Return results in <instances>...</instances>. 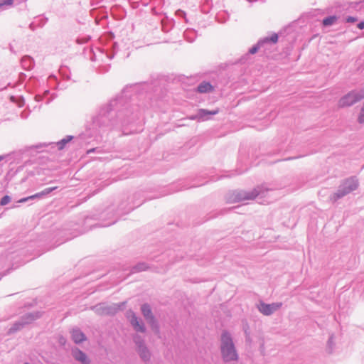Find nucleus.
Listing matches in <instances>:
<instances>
[{
    "mask_svg": "<svg viewBox=\"0 0 364 364\" xmlns=\"http://www.w3.org/2000/svg\"><path fill=\"white\" fill-rule=\"evenodd\" d=\"M358 28L359 29H363L364 28V21H360L357 25Z\"/></svg>",
    "mask_w": 364,
    "mask_h": 364,
    "instance_id": "obj_43",
    "label": "nucleus"
},
{
    "mask_svg": "<svg viewBox=\"0 0 364 364\" xmlns=\"http://www.w3.org/2000/svg\"><path fill=\"white\" fill-rule=\"evenodd\" d=\"M183 36L188 42L193 43L197 37V31L193 28H187L183 33Z\"/></svg>",
    "mask_w": 364,
    "mask_h": 364,
    "instance_id": "obj_23",
    "label": "nucleus"
},
{
    "mask_svg": "<svg viewBox=\"0 0 364 364\" xmlns=\"http://www.w3.org/2000/svg\"><path fill=\"white\" fill-rule=\"evenodd\" d=\"M109 38L110 41L103 47L98 48L97 53L91 50L92 54V56H90V60L92 61L102 62V63L99 64L95 68L96 71L100 74H104L109 71L110 65L106 63L105 61L106 60H112L118 50L117 43L112 41L114 38V35L112 33L109 34Z\"/></svg>",
    "mask_w": 364,
    "mask_h": 364,
    "instance_id": "obj_2",
    "label": "nucleus"
},
{
    "mask_svg": "<svg viewBox=\"0 0 364 364\" xmlns=\"http://www.w3.org/2000/svg\"><path fill=\"white\" fill-rule=\"evenodd\" d=\"M196 90L199 93H210L214 90V87L210 82L203 81L197 86Z\"/></svg>",
    "mask_w": 364,
    "mask_h": 364,
    "instance_id": "obj_19",
    "label": "nucleus"
},
{
    "mask_svg": "<svg viewBox=\"0 0 364 364\" xmlns=\"http://www.w3.org/2000/svg\"><path fill=\"white\" fill-rule=\"evenodd\" d=\"M46 144H36V145H32V146H26L25 148L22 149H20L19 151H16V152H14V154H24L26 153H28L31 150H38L39 149H41L44 146H46Z\"/></svg>",
    "mask_w": 364,
    "mask_h": 364,
    "instance_id": "obj_25",
    "label": "nucleus"
},
{
    "mask_svg": "<svg viewBox=\"0 0 364 364\" xmlns=\"http://www.w3.org/2000/svg\"><path fill=\"white\" fill-rule=\"evenodd\" d=\"M140 358L145 363L149 362L151 359V353L148 348L146 346L136 349Z\"/></svg>",
    "mask_w": 364,
    "mask_h": 364,
    "instance_id": "obj_22",
    "label": "nucleus"
},
{
    "mask_svg": "<svg viewBox=\"0 0 364 364\" xmlns=\"http://www.w3.org/2000/svg\"><path fill=\"white\" fill-rule=\"evenodd\" d=\"M362 4H364V1L361 2Z\"/></svg>",
    "mask_w": 364,
    "mask_h": 364,
    "instance_id": "obj_50",
    "label": "nucleus"
},
{
    "mask_svg": "<svg viewBox=\"0 0 364 364\" xmlns=\"http://www.w3.org/2000/svg\"><path fill=\"white\" fill-rule=\"evenodd\" d=\"M218 109L210 111L205 109H199L196 114L190 117V119L193 120L205 121L209 119L211 116L218 114Z\"/></svg>",
    "mask_w": 364,
    "mask_h": 364,
    "instance_id": "obj_12",
    "label": "nucleus"
},
{
    "mask_svg": "<svg viewBox=\"0 0 364 364\" xmlns=\"http://www.w3.org/2000/svg\"><path fill=\"white\" fill-rule=\"evenodd\" d=\"M359 183L356 177L352 176L343 180L339 185L337 191L330 196V200L332 203L343 198L358 187Z\"/></svg>",
    "mask_w": 364,
    "mask_h": 364,
    "instance_id": "obj_5",
    "label": "nucleus"
},
{
    "mask_svg": "<svg viewBox=\"0 0 364 364\" xmlns=\"http://www.w3.org/2000/svg\"><path fill=\"white\" fill-rule=\"evenodd\" d=\"M71 354L75 360L81 363L82 364H90V360L88 358L86 353L78 348L75 347L73 348Z\"/></svg>",
    "mask_w": 364,
    "mask_h": 364,
    "instance_id": "obj_16",
    "label": "nucleus"
},
{
    "mask_svg": "<svg viewBox=\"0 0 364 364\" xmlns=\"http://www.w3.org/2000/svg\"><path fill=\"white\" fill-rule=\"evenodd\" d=\"M14 0H0V8L7 6H11Z\"/></svg>",
    "mask_w": 364,
    "mask_h": 364,
    "instance_id": "obj_36",
    "label": "nucleus"
},
{
    "mask_svg": "<svg viewBox=\"0 0 364 364\" xmlns=\"http://www.w3.org/2000/svg\"><path fill=\"white\" fill-rule=\"evenodd\" d=\"M269 188L262 186H257L251 191L243 190H235L230 191L226 196V200L228 203H235L243 200H253L257 196L264 198L267 196Z\"/></svg>",
    "mask_w": 364,
    "mask_h": 364,
    "instance_id": "obj_4",
    "label": "nucleus"
},
{
    "mask_svg": "<svg viewBox=\"0 0 364 364\" xmlns=\"http://www.w3.org/2000/svg\"><path fill=\"white\" fill-rule=\"evenodd\" d=\"M5 155H0V162L6 158Z\"/></svg>",
    "mask_w": 364,
    "mask_h": 364,
    "instance_id": "obj_44",
    "label": "nucleus"
},
{
    "mask_svg": "<svg viewBox=\"0 0 364 364\" xmlns=\"http://www.w3.org/2000/svg\"><path fill=\"white\" fill-rule=\"evenodd\" d=\"M18 77H19V81L21 82H23L26 78V75L23 73H19Z\"/></svg>",
    "mask_w": 364,
    "mask_h": 364,
    "instance_id": "obj_40",
    "label": "nucleus"
},
{
    "mask_svg": "<svg viewBox=\"0 0 364 364\" xmlns=\"http://www.w3.org/2000/svg\"><path fill=\"white\" fill-rule=\"evenodd\" d=\"M133 341L136 345V349L146 346L144 338L139 335L136 334L133 337Z\"/></svg>",
    "mask_w": 364,
    "mask_h": 364,
    "instance_id": "obj_29",
    "label": "nucleus"
},
{
    "mask_svg": "<svg viewBox=\"0 0 364 364\" xmlns=\"http://www.w3.org/2000/svg\"><path fill=\"white\" fill-rule=\"evenodd\" d=\"M229 18L230 15L226 11H219L215 16L216 21L220 23H225Z\"/></svg>",
    "mask_w": 364,
    "mask_h": 364,
    "instance_id": "obj_26",
    "label": "nucleus"
},
{
    "mask_svg": "<svg viewBox=\"0 0 364 364\" xmlns=\"http://www.w3.org/2000/svg\"><path fill=\"white\" fill-rule=\"evenodd\" d=\"M21 64L23 69L30 70L34 67L35 61L31 56L25 55L21 58Z\"/></svg>",
    "mask_w": 364,
    "mask_h": 364,
    "instance_id": "obj_21",
    "label": "nucleus"
},
{
    "mask_svg": "<svg viewBox=\"0 0 364 364\" xmlns=\"http://www.w3.org/2000/svg\"><path fill=\"white\" fill-rule=\"evenodd\" d=\"M41 316V313L40 311H33L25 314L18 321H16L12 326L9 328L7 334L11 335L21 331L25 326L32 323Z\"/></svg>",
    "mask_w": 364,
    "mask_h": 364,
    "instance_id": "obj_6",
    "label": "nucleus"
},
{
    "mask_svg": "<svg viewBox=\"0 0 364 364\" xmlns=\"http://www.w3.org/2000/svg\"><path fill=\"white\" fill-rule=\"evenodd\" d=\"M337 19L338 18L335 15L328 16L323 19L322 24L325 27L331 26L337 21Z\"/></svg>",
    "mask_w": 364,
    "mask_h": 364,
    "instance_id": "obj_27",
    "label": "nucleus"
},
{
    "mask_svg": "<svg viewBox=\"0 0 364 364\" xmlns=\"http://www.w3.org/2000/svg\"><path fill=\"white\" fill-rule=\"evenodd\" d=\"M149 267V265L146 262H140L137 263L136 264L134 265L133 267H132L130 269H124L123 270L124 272H126V271L129 270V272L127 273V274L122 273V274H120L117 277V282L123 281L129 275L132 274H135V273H138V272H142V271H145V270L148 269Z\"/></svg>",
    "mask_w": 364,
    "mask_h": 364,
    "instance_id": "obj_11",
    "label": "nucleus"
},
{
    "mask_svg": "<svg viewBox=\"0 0 364 364\" xmlns=\"http://www.w3.org/2000/svg\"><path fill=\"white\" fill-rule=\"evenodd\" d=\"M11 101L17 104V105L20 107L23 106V105H24V99L21 96H19V97L11 96Z\"/></svg>",
    "mask_w": 364,
    "mask_h": 364,
    "instance_id": "obj_32",
    "label": "nucleus"
},
{
    "mask_svg": "<svg viewBox=\"0 0 364 364\" xmlns=\"http://www.w3.org/2000/svg\"><path fill=\"white\" fill-rule=\"evenodd\" d=\"M363 99H364V89L353 90L340 99L338 105L341 107H350Z\"/></svg>",
    "mask_w": 364,
    "mask_h": 364,
    "instance_id": "obj_7",
    "label": "nucleus"
},
{
    "mask_svg": "<svg viewBox=\"0 0 364 364\" xmlns=\"http://www.w3.org/2000/svg\"><path fill=\"white\" fill-rule=\"evenodd\" d=\"M28 112H26L25 111H23L21 113V117L25 119L28 117Z\"/></svg>",
    "mask_w": 364,
    "mask_h": 364,
    "instance_id": "obj_42",
    "label": "nucleus"
},
{
    "mask_svg": "<svg viewBox=\"0 0 364 364\" xmlns=\"http://www.w3.org/2000/svg\"><path fill=\"white\" fill-rule=\"evenodd\" d=\"M282 306V302L266 304L261 301L257 305L258 311L264 316H270L279 310Z\"/></svg>",
    "mask_w": 364,
    "mask_h": 364,
    "instance_id": "obj_9",
    "label": "nucleus"
},
{
    "mask_svg": "<svg viewBox=\"0 0 364 364\" xmlns=\"http://www.w3.org/2000/svg\"><path fill=\"white\" fill-rule=\"evenodd\" d=\"M334 346H335L334 337H333V335H331V336H330V337L328 338V340L327 341L326 350H327L328 353L331 354L333 353Z\"/></svg>",
    "mask_w": 364,
    "mask_h": 364,
    "instance_id": "obj_30",
    "label": "nucleus"
},
{
    "mask_svg": "<svg viewBox=\"0 0 364 364\" xmlns=\"http://www.w3.org/2000/svg\"><path fill=\"white\" fill-rule=\"evenodd\" d=\"M117 219L116 218V219H114V220H112L111 222H109V223H104V224L101 225L100 226H102V227H107V226H109V225H111L114 224V223L117 222Z\"/></svg>",
    "mask_w": 364,
    "mask_h": 364,
    "instance_id": "obj_41",
    "label": "nucleus"
},
{
    "mask_svg": "<svg viewBox=\"0 0 364 364\" xmlns=\"http://www.w3.org/2000/svg\"><path fill=\"white\" fill-rule=\"evenodd\" d=\"M4 260V258L2 257H0V266L1 265V263Z\"/></svg>",
    "mask_w": 364,
    "mask_h": 364,
    "instance_id": "obj_48",
    "label": "nucleus"
},
{
    "mask_svg": "<svg viewBox=\"0 0 364 364\" xmlns=\"http://www.w3.org/2000/svg\"><path fill=\"white\" fill-rule=\"evenodd\" d=\"M24 364H30V363H25Z\"/></svg>",
    "mask_w": 364,
    "mask_h": 364,
    "instance_id": "obj_51",
    "label": "nucleus"
},
{
    "mask_svg": "<svg viewBox=\"0 0 364 364\" xmlns=\"http://www.w3.org/2000/svg\"><path fill=\"white\" fill-rule=\"evenodd\" d=\"M77 42L78 43H83L85 41H81L80 38H77Z\"/></svg>",
    "mask_w": 364,
    "mask_h": 364,
    "instance_id": "obj_47",
    "label": "nucleus"
},
{
    "mask_svg": "<svg viewBox=\"0 0 364 364\" xmlns=\"http://www.w3.org/2000/svg\"><path fill=\"white\" fill-rule=\"evenodd\" d=\"M141 196V193H137L134 196V200L132 201V205H130L129 207L127 208V206L124 204V203H122L119 206V209L117 210V214H127L129 213L131 210H134L135 208L139 207L141 205V202H137V199Z\"/></svg>",
    "mask_w": 364,
    "mask_h": 364,
    "instance_id": "obj_15",
    "label": "nucleus"
},
{
    "mask_svg": "<svg viewBox=\"0 0 364 364\" xmlns=\"http://www.w3.org/2000/svg\"><path fill=\"white\" fill-rule=\"evenodd\" d=\"M125 302L119 304H100L92 309L94 311L99 315H109L113 316L116 314L119 310L122 309Z\"/></svg>",
    "mask_w": 364,
    "mask_h": 364,
    "instance_id": "obj_8",
    "label": "nucleus"
},
{
    "mask_svg": "<svg viewBox=\"0 0 364 364\" xmlns=\"http://www.w3.org/2000/svg\"><path fill=\"white\" fill-rule=\"evenodd\" d=\"M278 38V34L276 33H272L271 36H266L263 38H261L260 40H265L264 43H262L261 50L265 53L270 48L272 45H274L277 43Z\"/></svg>",
    "mask_w": 364,
    "mask_h": 364,
    "instance_id": "obj_17",
    "label": "nucleus"
},
{
    "mask_svg": "<svg viewBox=\"0 0 364 364\" xmlns=\"http://www.w3.org/2000/svg\"><path fill=\"white\" fill-rule=\"evenodd\" d=\"M141 311L146 320L154 316L151 308L149 304H143L141 306Z\"/></svg>",
    "mask_w": 364,
    "mask_h": 364,
    "instance_id": "obj_24",
    "label": "nucleus"
},
{
    "mask_svg": "<svg viewBox=\"0 0 364 364\" xmlns=\"http://www.w3.org/2000/svg\"><path fill=\"white\" fill-rule=\"evenodd\" d=\"M94 151H95V149H90L87 150V154H90Z\"/></svg>",
    "mask_w": 364,
    "mask_h": 364,
    "instance_id": "obj_45",
    "label": "nucleus"
},
{
    "mask_svg": "<svg viewBox=\"0 0 364 364\" xmlns=\"http://www.w3.org/2000/svg\"><path fill=\"white\" fill-rule=\"evenodd\" d=\"M11 197L8 195L3 196L0 200V205L4 206L7 205L11 201Z\"/></svg>",
    "mask_w": 364,
    "mask_h": 364,
    "instance_id": "obj_34",
    "label": "nucleus"
},
{
    "mask_svg": "<svg viewBox=\"0 0 364 364\" xmlns=\"http://www.w3.org/2000/svg\"><path fill=\"white\" fill-rule=\"evenodd\" d=\"M60 343L61 344L64 343H65V339H64L63 338H61L60 339Z\"/></svg>",
    "mask_w": 364,
    "mask_h": 364,
    "instance_id": "obj_46",
    "label": "nucleus"
},
{
    "mask_svg": "<svg viewBox=\"0 0 364 364\" xmlns=\"http://www.w3.org/2000/svg\"><path fill=\"white\" fill-rule=\"evenodd\" d=\"M146 321L150 325L151 329L156 332L158 333L159 331V323L156 319V318L154 316H151V318L146 319Z\"/></svg>",
    "mask_w": 364,
    "mask_h": 364,
    "instance_id": "obj_28",
    "label": "nucleus"
},
{
    "mask_svg": "<svg viewBox=\"0 0 364 364\" xmlns=\"http://www.w3.org/2000/svg\"><path fill=\"white\" fill-rule=\"evenodd\" d=\"M57 188H58L57 186L46 188L41 192H38L32 196L20 199L19 203H26V202H28L30 200H33L35 199H41L43 197L46 196L48 194H50V193H52L53 191H55Z\"/></svg>",
    "mask_w": 364,
    "mask_h": 364,
    "instance_id": "obj_14",
    "label": "nucleus"
},
{
    "mask_svg": "<svg viewBox=\"0 0 364 364\" xmlns=\"http://www.w3.org/2000/svg\"><path fill=\"white\" fill-rule=\"evenodd\" d=\"M176 15L178 17L183 18L185 19L186 22H187L186 14L184 11L181 10V9H178L176 11Z\"/></svg>",
    "mask_w": 364,
    "mask_h": 364,
    "instance_id": "obj_37",
    "label": "nucleus"
},
{
    "mask_svg": "<svg viewBox=\"0 0 364 364\" xmlns=\"http://www.w3.org/2000/svg\"><path fill=\"white\" fill-rule=\"evenodd\" d=\"M152 84L142 83L127 86L116 97L102 105L92 115L85 132L75 137L83 143H90L89 139L98 141L111 131L122 132L123 134L137 131L134 124L141 110L152 107ZM75 137L67 135L55 143L58 150H63Z\"/></svg>",
    "mask_w": 364,
    "mask_h": 364,
    "instance_id": "obj_1",
    "label": "nucleus"
},
{
    "mask_svg": "<svg viewBox=\"0 0 364 364\" xmlns=\"http://www.w3.org/2000/svg\"><path fill=\"white\" fill-rule=\"evenodd\" d=\"M143 201H145V199H143V200H142V201H140V202L142 203H143Z\"/></svg>",
    "mask_w": 364,
    "mask_h": 364,
    "instance_id": "obj_49",
    "label": "nucleus"
},
{
    "mask_svg": "<svg viewBox=\"0 0 364 364\" xmlns=\"http://www.w3.org/2000/svg\"><path fill=\"white\" fill-rule=\"evenodd\" d=\"M56 97L55 93L50 94L49 90H39L35 95L34 99L36 102L45 100L46 104L50 103Z\"/></svg>",
    "mask_w": 364,
    "mask_h": 364,
    "instance_id": "obj_13",
    "label": "nucleus"
},
{
    "mask_svg": "<svg viewBox=\"0 0 364 364\" xmlns=\"http://www.w3.org/2000/svg\"><path fill=\"white\" fill-rule=\"evenodd\" d=\"M139 4L143 6H146L149 4H151V0H140Z\"/></svg>",
    "mask_w": 364,
    "mask_h": 364,
    "instance_id": "obj_39",
    "label": "nucleus"
},
{
    "mask_svg": "<svg viewBox=\"0 0 364 364\" xmlns=\"http://www.w3.org/2000/svg\"><path fill=\"white\" fill-rule=\"evenodd\" d=\"M346 21L348 22V23H354L357 21V18L356 17H354V16H347L346 17Z\"/></svg>",
    "mask_w": 364,
    "mask_h": 364,
    "instance_id": "obj_38",
    "label": "nucleus"
},
{
    "mask_svg": "<svg viewBox=\"0 0 364 364\" xmlns=\"http://www.w3.org/2000/svg\"><path fill=\"white\" fill-rule=\"evenodd\" d=\"M70 333L72 340L76 344L81 343L86 340L85 333L77 328H73Z\"/></svg>",
    "mask_w": 364,
    "mask_h": 364,
    "instance_id": "obj_18",
    "label": "nucleus"
},
{
    "mask_svg": "<svg viewBox=\"0 0 364 364\" xmlns=\"http://www.w3.org/2000/svg\"><path fill=\"white\" fill-rule=\"evenodd\" d=\"M265 40H259L258 42L249 49V53L255 54L258 50H261L262 43Z\"/></svg>",
    "mask_w": 364,
    "mask_h": 364,
    "instance_id": "obj_31",
    "label": "nucleus"
},
{
    "mask_svg": "<svg viewBox=\"0 0 364 364\" xmlns=\"http://www.w3.org/2000/svg\"><path fill=\"white\" fill-rule=\"evenodd\" d=\"M358 122L360 124L364 123V102L363 105L360 109V111L359 112L358 117Z\"/></svg>",
    "mask_w": 364,
    "mask_h": 364,
    "instance_id": "obj_33",
    "label": "nucleus"
},
{
    "mask_svg": "<svg viewBox=\"0 0 364 364\" xmlns=\"http://www.w3.org/2000/svg\"><path fill=\"white\" fill-rule=\"evenodd\" d=\"M151 4L154 6L152 10L154 11L156 6H161L164 4V0H151Z\"/></svg>",
    "mask_w": 364,
    "mask_h": 364,
    "instance_id": "obj_35",
    "label": "nucleus"
},
{
    "mask_svg": "<svg viewBox=\"0 0 364 364\" xmlns=\"http://www.w3.org/2000/svg\"><path fill=\"white\" fill-rule=\"evenodd\" d=\"M220 350L225 363L237 362L239 359L236 347L231 334L226 330L223 331L220 340Z\"/></svg>",
    "mask_w": 364,
    "mask_h": 364,
    "instance_id": "obj_3",
    "label": "nucleus"
},
{
    "mask_svg": "<svg viewBox=\"0 0 364 364\" xmlns=\"http://www.w3.org/2000/svg\"><path fill=\"white\" fill-rule=\"evenodd\" d=\"M174 26V21L172 18H168L167 16H165L161 20V30L164 33L169 32Z\"/></svg>",
    "mask_w": 364,
    "mask_h": 364,
    "instance_id": "obj_20",
    "label": "nucleus"
},
{
    "mask_svg": "<svg viewBox=\"0 0 364 364\" xmlns=\"http://www.w3.org/2000/svg\"><path fill=\"white\" fill-rule=\"evenodd\" d=\"M127 318L129 319L130 324L134 328V329L140 333H145L146 327L142 321L139 320L136 316V314L129 310L127 312L126 315Z\"/></svg>",
    "mask_w": 364,
    "mask_h": 364,
    "instance_id": "obj_10",
    "label": "nucleus"
}]
</instances>
